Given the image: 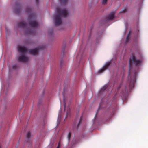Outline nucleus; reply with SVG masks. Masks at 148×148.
I'll use <instances>...</instances> for the list:
<instances>
[{
    "mask_svg": "<svg viewBox=\"0 0 148 148\" xmlns=\"http://www.w3.org/2000/svg\"><path fill=\"white\" fill-rule=\"evenodd\" d=\"M107 1V0H103V1H102L103 4H106Z\"/></svg>",
    "mask_w": 148,
    "mask_h": 148,
    "instance_id": "nucleus-18",
    "label": "nucleus"
},
{
    "mask_svg": "<svg viewBox=\"0 0 148 148\" xmlns=\"http://www.w3.org/2000/svg\"><path fill=\"white\" fill-rule=\"evenodd\" d=\"M115 12H112L110 14L108 15L106 18L107 20H112L114 18V15L115 14Z\"/></svg>",
    "mask_w": 148,
    "mask_h": 148,
    "instance_id": "nucleus-9",
    "label": "nucleus"
},
{
    "mask_svg": "<svg viewBox=\"0 0 148 148\" xmlns=\"http://www.w3.org/2000/svg\"><path fill=\"white\" fill-rule=\"evenodd\" d=\"M18 26L23 28H26L27 24L25 22L22 21L19 22L18 23Z\"/></svg>",
    "mask_w": 148,
    "mask_h": 148,
    "instance_id": "nucleus-8",
    "label": "nucleus"
},
{
    "mask_svg": "<svg viewBox=\"0 0 148 148\" xmlns=\"http://www.w3.org/2000/svg\"><path fill=\"white\" fill-rule=\"evenodd\" d=\"M130 35H129V34H128V35L127 36V37L126 38V42H127L129 41V40H130Z\"/></svg>",
    "mask_w": 148,
    "mask_h": 148,
    "instance_id": "nucleus-17",
    "label": "nucleus"
},
{
    "mask_svg": "<svg viewBox=\"0 0 148 148\" xmlns=\"http://www.w3.org/2000/svg\"><path fill=\"white\" fill-rule=\"evenodd\" d=\"M28 19L30 26L35 27L38 26V24L36 21V18L34 14L31 13L28 16Z\"/></svg>",
    "mask_w": 148,
    "mask_h": 148,
    "instance_id": "nucleus-4",
    "label": "nucleus"
},
{
    "mask_svg": "<svg viewBox=\"0 0 148 148\" xmlns=\"http://www.w3.org/2000/svg\"><path fill=\"white\" fill-rule=\"evenodd\" d=\"M0 148H2L1 146H0Z\"/></svg>",
    "mask_w": 148,
    "mask_h": 148,
    "instance_id": "nucleus-26",
    "label": "nucleus"
},
{
    "mask_svg": "<svg viewBox=\"0 0 148 148\" xmlns=\"http://www.w3.org/2000/svg\"><path fill=\"white\" fill-rule=\"evenodd\" d=\"M57 14L55 16V25L56 26L60 25L62 23L61 16L66 18L68 15V12L66 9L57 8Z\"/></svg>",
    "mask_w": 148,
    "mask_h": 148,
    "instance_id": "nucleus-2",
    "label": "nucleus"
},
{
    "mask_svg": "<svg viewBox=\"0 0 148 148\" xmlns=\"http://www.w3.org/2000/svg\"><path fill=\"white\" fill-rule=\"evenodd\" d=\"M60 3L63 5H65L67 3L68 0H59Z\"/></svg>",
    "mask_w": 148,
    "mask_h": 148,
    "instance_id": "nucleus-11",
    "label": "nucleus"
},
{
    "mask_svg": "<svg viewBox=\"0 0 148 148\" xmlns=\"http://www.w3.org/2000/svg\"><path fill=\"white\" fill-rule=\"evenodd\" d=\"M132 62L136 66H138L140 65L142 62V60H141L137 59L136 57L133 53L132 54V57L130 59L129 69L128 78V79H130L129 80L130 82L129 88L130 89H132L134 87V84L136 81V77L137 75V72L135 71L134 72L133 76L132 75V74H131V70Z\"/></svg>",
    "mask_w": 148,
    "mask_h": 148,
    "instance_id": "nucleus-1",
    "label": "nucleus"
},
{
    "mask_svg": "<svg viewBox=\"0 0 148 148\" xmlns=\"http://www.w3.org/2000/svg\"><path fill=\"white\" fill-rule=\"evenodd\" d=\"M106 88V86H103L101 90H105Z\"/></svg>",
    "mask_w": 148,
    "mask_h": 148,
    "instance_id": "nucleus-21",
    "label": "nucleus"
},
{
    "mask_svg": "<svg viewBox=\"0 0 148 148\" xmlns=\"http://www.w3.org/2000/svg\"><path fill=\"white\" fill-rule=\"evenodd\" d=\"M70 112V109L69 107H67V112H66V117L69 116Z\"/></svg>",
    "mask_w": 148,
    "mask_h": 148,
    "instance_id": "nucleus-12",
    "label": "nucleus"
},
{
    "mask_svg": "<svg viewBox=\"0 0 148 148\" xmlns=\"http://www.w3.org/2000/svg\"><path fill=\"white\" fill-rule=\"evenodd\" d=\"M126 9L125 10H123V11H121L120 12V13L122 12V13H124L125 12H126Z\"/></svg>",
    "mask_w": 148,
    "mask_h": 148,
    "instance_id": "nucleus-20",
    "label": "nucleus"
},
{
    "mask_svg": "<svg viewBox=\"0 0 148 148\" xmlns=\"http://www.w3.org/2000/svg\"><path fill=\"white\" fill-rule=\"evenodd\" d=\"M60 143H58V145L57 146V148H59V147H60Z\"/></svg>",
    "mask_w": 148,
    "mask_h": 148,
    "instance_id": "nucleus-23",
    "label": "nucleus"
},
{
    "mask_svg": "<svg viewBox=\"0 0 148 148\" xmlns=\"http://www.w3.org/2000/svg\"><path fill=\"white\" fill-rule=\"evenodd\" d=\"M63 96L64 97V93H63Z\"/></svg>",
    "mask_w": 148,
    "mask_h": 148,
    "instance_id": "nucleus-25",
    "label": "nucleus"
},
{
    "mask_svg": "<svg viewBox=\"0 0 148 148\" xmlns=\"http://www.w3.org/2000/svg\"><path fill=\"white\" fill-rule=\"evenodd\" d=\"M31 137V133L29 132H28L27 134V141L28 142V140H29V139Z\"/></svg>",
    "mask_w": 148,
    "mask_h": 148,
    "instance_id": "nucleus-13",
    "label": "nucleus"
},
{
    "mask_svg": "<svg viewBox=\"0 0 148 148\" xmlns=\"http://www.w3.org/2000/svg\"><path fill=\"white\" fill-rule=\"evenodd\" d=\"M71 132H69V133L68 134V140L69 141L71 137Z\"/></svg>",
    "mask_w": 148,
    "mask_h": 148,
    "instance_id": "nucleus-16",
    "label": "nucleus"
},
{
    "mask_svg": "<svg viewBox=\"0 0 148 148\" xmlns=\"http://www.w3.org/2000/svg\"><path fill=\"white\" fill-rule=\"evenodd\" d=\"M27 33L29 34H32V31L28 30Z\"/></svg>",
    "mask_w": 148,
    "mask_h": 148,
    "instance_id": "nucleus-22",
    "label": "nucleus"
},
{
    "mask_svg": "<svg viewBox=\"0 0 148 148\" xmlns=\"http://www.w3.org/2000/svg\"><path fill=\"white\" fill-rule=\"evenodd\" d=\"M83 116H77L74 120L73 125V127L74 129H77L82 123L83 120Z\"/></svg>",
    "mask_w": 148,
    "mask_h": 148,
    "instance_id": "nucleus-5",
    "label": "nucleus"
},
{
    "mask_svg": "<svg viewBox=\"0 0 148 148\" xmlns=\"http://www.w3.org/2000/svg\"><path fill=\"white\" fill-rule=\"evenodd\" d=\"M32 10L31 8L30 7H28L26 8V12L27 13L31 12Z\"/></svg>",
    "mask_w": 148,
    "mask_h": 148,
    "instance_id": "nucleus-14",
    "label": "nucleus"
},
{
    "mask_svg": "<svg viewBox=\"0 0 148 148\" xmlns=\"http://www.w3.org/2000/svg\"><path fill=\"white\" fill-rule=\"evenodd\" d=\"M63 101H64V111H65L66 109V104L65 100L64 99Z\"/></svg>",
    "mask_w": 148,
    "mask_h": 148,
    "instance_id": "nucleus-15",
    "label": "nucleus"
},
{
    "mask_svg": "<svg viewBox=\"0 0 148 148\" xmlns=\"http://www.w3.org/2000/svg\"><path fill=\"white\" fill-rule=\"evenodd\" d=\"M21 12V8L20 7H18L15 9V12L17 14H19Z\"/></svg>",
    "mask_w": 148,
    "mask_h": 148,
    "instance_id": "nucleus-10",
    "label": "nucleus"
},
{
    "mask_svg": "<svg viewBox=\"0 0 148 148\" xmlns=\"http://www.w3.org/2000/svg\"><path fill=\"white\" fill-rule=\"evenodd\" d=\"M45 48V46L42 45L34 49H29V52L31 54L36 55L38 54L39 50H43Z\"/></svg>",
    "mask_w": 148,
    "mask_h": 148,
    "instance_id": "nucleus-6",
    "label": "nucleus"
},
{
    "mask_svg": "<svg viewBox=\"0 0 148 148\" xmlns=\"http://www.w3.org/2000/svg\"><path fill=\"white\" fill-rule=\"evenodd\" d=\"M18 50L21 53L18 58L19 61L22 62L27 61L28 58L25 56V54L27 51L26 48L24 47H18Z\"/></svg>",
    "mask_w": 148,
    "mask_h": 148,
    "instance_id": "nucleus-3",
    "label": "nucleus"
},
{
    "mask_svg": "<svg viewBox=\"0 0 148 148\" xmlns=\"http://www.w3.org/2000/svg\"><path fill=\"white\" fill-rule=\"evenodd\" d=\"M110 64L111 63L110 62H108L106 63L105 65L99 71V72L100 73H103L105 70L108 68Z\"/></svg>",
    "mask_w": 148,
    "mask_h": 148,
    "instance_id": "nucleus-7",
    "label": "nucleus"
},
{
    "mask_svg": "<svg viewBox=\"0 0 148 148\" xmlns=\"http://www.w3.org/2000/svg\"><path fill=\"white\" fill-rule=\"evenodd\" d=\"M17 68V66L16 65H14L13 66H12V68L13 69H16Z\"/></svg>",
    "mask_w": 148,
    "mask_h": 148,
    "instance_id": "nucleus-19",
    "label": "nucleus"
},
{
    "mask_svg": "<svg viewBox=\"0 0 148 148\" xmlns=\"http://www.w3.org/2000/svg\"><path fill=\"white\" fill-rule=\"evenodd\" d=\"M36 0V3L38 4V3H39V0Z\"/></svg>",
    "mask_w": 148,
    "mask_h": 148,
    "instance_id": "nucleus-24",
    "label": "nucleus"
}]
</instances>
